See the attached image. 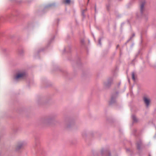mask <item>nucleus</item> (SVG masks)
I'll use <instances>...</instances> for the list:
<instances>
[{
  "instance_id": "6",
  "label": "nucleus",
  "mask_w": 156,
  "mask_h": 156,
  "mask_svg": "<svg viewBox=\"0 0 156 156\" xmlns=\"http://www.w3.org/2000/svg\"><path fill=\"white\" fill-rule=\"evenodd\" d=\"M145 2H142L140 5V11L141 12H143L144 10V6L145 5Z\"/></svg>"
},
{
  "instance_id": "3",
  "label": "nucleus",
  "mask_w": 156,
  "mask_h": 156,
  "mask_svg": "<svg viewBox=\"0 0 156 156\" xmlns=\"http://www.w3.org/2000/svg\"><path fill=\"white\" fill-rule=\"evenodd\" d=\"M51 121V119L50 118H46L42 119L41 120L42 123L44 124H49Z\"/></svg>"
},
{
  "instance_id": "2",
  "label": "nucleus",
  "mask_w": 156,
  "mask_h": 156,
  "mask_svg": "<svg viewBox=\"0 0 156 156\" xmlns=\"http://www.w3.org/2000/svg\"><path fill=\"white\" fill-rule=\"evenodd\" d=\"M26 76V74L24 72L19 73L17 74L16 76L15 79L18 80L19 79L24 78Z\"/></svg>"
},
{
  "instance_id": "12",
  "label": "nucleus",
  "mask_w": 156,
  "mask_h": 156,
  "mask_svg": "<svg viewBox=\"0 0 156 156\" xmlns=\"http://www.w3.org/2000/svg\"><path fill=\"white\" fill-rule=\"evenodd\" d=\"M99 43L100 44H101V40H99Z\"/></svg>"
},
{
  "instance_id": "7",
  "label": "nucleus",
  "mask_w": 156,
  "mask_h": 156,
  "mask_svg": "<svg viewBox=\"0 0 156 156\" xmlns=\"http://www.w3.org/2000/svg\"><path fill=\"white\" fill-rule=\"evenodd\" d=\"M136 73L134 72H133L132 74V79L134 81H135L136 80Z\"/></svg>"
},
{
  "instance_id": "5",
  "label": "nucleus",
  "mask_w": 156,
  "mask_h": 156,
  "mask_svg": "<svg viewBox=\"0 0 156 156\" xmlns=\"http://www.w3.org/2000/svg\"><path fill=\"white\" fill-rule=\"evenodd\" d=\"M23 146V144L22 143H20L18 144L16 146V149L17 150H18L22 148Z\"/></svg>"
},
{
  "instance_id": "11",
  "label": "nucleus",
  "mask_w": 156,
  "mask_h": 156,
  "mask_svg": "<svg viewBox=\"0 0 156 156\" xmlns=\"http://www.w3.org/2000/svg\"><path fill=\"white\" fill-rule=\"evenodd\" d=\"M81 42L82 43H83L84 42V40L83 39L81 40Z\"/></svg>"
},
{
  "instance_id": "8",
  "label": "nucleus",
  "mask_w": 156,
  "mask_h": 156,
  "mask_svg": "<svg viewBox=\"0 0 156 156\" xmlns=\"http://www.w3.org/2000/svg\"><path fill=\"white\" fill-rule=\"evenodd\" d=\"M64 2L65 4H69L70 2V0H64Z\"/></svg>"
},
{
  "instance_id": "13",
  "label": "nucleus",
  "mask_w": 156,
  "mask_h": 156,
  "mask_svg": "<svg viewBox=\"0 0 156 156\" xmlns=\"http://www.w3.org/2000/svg\"><path fill=\"white\" fill-rule=\"evenodd\" d=\"M137 148H138V149H139L140 148V147L139 146H137Z\"/></svg>"
},
{
  "instance_id": "9",
  "label": "nucleus",
  "mask_w": 156,
  "mask_h": 156,
  "mask_svg": "<svg viewBox=\"0 0 156 156\" xmlns=\"http://www.w3.org/2000/svg\"><path fill=\"white\" fill-rule=\"evenodd\" d=\"M105 85L106 86H108L110 84L109 83H105Z\"/></svg>"
},
{
  "instance_id": "4",
  "label": "nucleus",
  "mask_w": 156,
  "mask_h": 156,
  "mask_svg": "<svg viewBox=\"0 0 156 156\" xmlns=\"http://www.w3.org/2000/svg\"><path fill=\"white\" fill-rule=\"evenodd\" d=\"M132 119L134 123H137L139 122V120L134 115L132 116Z\"/></svg>"
},
{
  "instance_id": "10",
  "label": "nucleus",
  "mask_w": 156,
  "mask_h": 156,
  "mask_svg": "<svg viewBox=\"0 0 156 156\" xmlns=\"http://www.w3.org/2000/svg\"><path fill=\"white\" fill-rule=\"evenodd\" d=\"M135 36V34L134 33H133L132 35V37H131L130 38V40H131V38L132 37H134Z\"/></svg>"
},
{
  "instance_id": "1",
  "label": "nucleus",
  "mask_w": 156,
  "mask_h": 156,
  "mask_svg": "<svg viewBox=\"0 0 156 156\" xmlns=\"http://www.w3.org/2000/svg\"><path fill=\"white\" fill-rule=\"evenodd\" d=\"M143 100L146 107L148 108L150 106L151 102L150 97L148 96L145 95L143 97Z\"/></svg>"
}]
</instances>
